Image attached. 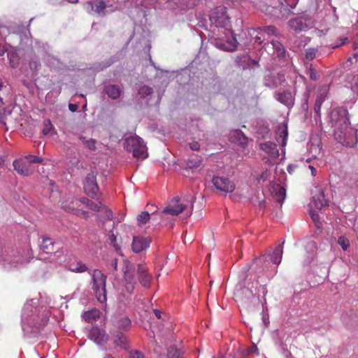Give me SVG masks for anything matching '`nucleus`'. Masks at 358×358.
Wrapping results in <instances>:
<instances>
[{"mask_svg":"<svg viewBox=\"0 0 358 358\" xmlns=\"http://www.w3.org/2000/svg\"><path fill=\"white\" fill-rule=\"evenodd\" d=\"M348 112L345 108H336L330 114L335 139L346 147H353L357 142V130L350 127Z\"/></svg>","mask_w":358,"mask_h":358,"instance_id":"f257e3e1","label":"nucleus"},{"mask_svg":"<svg viewBox=\"0 0 358 358\" xmlns=\"http://www.w3.org/2000/svg\"><path fill=\"white\" fill-rule=\"evenodd\" d=\"M37 303L38 300L31 299L24 304L21 316L23 330L26 329V325L43 326L47 324L49 320V312L36 307Z\"/></svg>","mask_w":358,"mask_h":358,"instance_id":"f03ea898","label":"nucleus"},{"mask_svg":"<svg viewBox=\"0 0 358 358\" xmlns=\"http://www.w3.org/2000/svg\"><path fill=\"white\" fill-rule=\"evenodd\" d=\"M298 2L299 0H264L259 9L275 18H283L293 13Z\"/></svg>","mask_w":358,"mask_h":358,"instance_id":"7ed1b4c3","label":"nucleus"},{"mask_svg":"<svg viewBox=\"0 0 358 358\" xmlns=\"http://www.w3.org/2000/svg\"><path fill=\"white\" fill-rule=\"evenodd\" d=\"M195 200V196H192L190 199L185 197L182 201L179 197H174L169 201L162 213L175 216L187 209V216L189 217L192 213Z\"/></svg>","mask_w":358,"mask_h":358,"instance_id":"20e7f679","label":"nucleus"},{"mask_svg":"<svg viewBox=\"0 0 358 358\" xmlns=\"http://www.w3.org/2000/svg\"><path fill=\"white\" fill-rule=\"evenodd\" d=\"M106 275L100 270L95 269L92 273V289L97 301L102 304L106 303Z\"/></svg>","mask_w":358,"mask_h":358,"instance_id":"39448f33","label":"nucleus"},{"mask_svg":"<svg viewBox=\"0 0 358 358\" xmlns=\"http://www.w3.org/2000/svg\"><path fill=\"white\" fill-rule=\"evenodd\" d=\"M124 148L133 152L134 157L145 159L148 157L147 148L141 138L137 136H131L126 139Z\"/></svg>","mask_w":358,"mask_h":358,"instance_id":"423d86ee","label":"nucleus"},{"mask_svg":"<svg viewBox=\"0 0 358 358\" xmlns=\"http://www.w3.org/2000/svg\"><path fill=\"white\" fill-rule=\"evenodd\" d=\"M124 148L133 152L134 157L145 159L148 157L147 148L141 138L137 136H131L126 139Z\"/></svg>","mask_w":358,"mask_h":358,"instance_id":"0eeeda50","label":"nucleus"},{"mask_svg":"<svg viewBox=\"0 0 358 358\" xmlns=\"http://www.w3.org/2000/svg\"><path fill=\"white\" fill-rule=\"evenodd\" d=\"M282 252V245H279L274 249L272 254L260 256L254 259V262L261 265L262 270H265L271 262L275 264H279L281 262Z\"/></svg>","mask_w":358,"mask_h":358,"instance_id":"6e6552de","label":"nucleus"},{"mask_svg":"<svg viewBox=\"0 0 358 358\" xmlns=\"http://www.w3.org/2000/svg\"><path fill=\"white\" fill-rule=\"evenodd\" d=\"M210 21L212 25L226 28L230 23L229 17L224 6H217L211 13Z\"/></svg>","mask_w":358,"mask_h":358,"instance_id":"1a4fd4ad","label":"nucleus"},{"mask_svg":"<svg viewBox=\"0 0 358 358\" xmlns=\"http://www.w3.org/2000/svg\"><path fill=\"white\" fill-rule=\"evenodd\" d=\"M123 263L122 272L124 273V287L127 293L131 294L133 293L136 284V278L134 275V268L133 264L127 259H124Z\"/></svg>","mask_w":358,"mask_h":358,"instance_id":"9d476101","label":"nucleus"},{"mask_svg":"<svg viewBox=\"0 0 358 358\" xmlns=\"http://www.w3.org/2000/svg\"><path fill=\"white\" fill-rule=\"evenodd\" d=\"M29 257H23L19 252L13 250L10 254H7L3 259V265L5 268L10 269L16 268L19 264L28 262Z\"/></svg>","mask_w":358,"mask_h":358,"instance_id":"9b49d317","label":"nucleus"},{"mask_svg":"<svg viewBox=\"0 0 358 358\" xmlns=\"http://www.w3.org/2000/svg\"><path fill=\"white\" fill-rule=\"evenodd\" d=\"M212 182L217 190L224 193H231L236 188L234 181L223 176H214Z\"/></svg>","mask_w":358,"mask_h":358,"instance_id":"f8f14e48","label":"nucleus"},{"mask_svg":"<svg viewBox=\"0 0 358 358\" xmlns=\"http://www.w3.org/2000/svg\"><path fill=\"white\" fill-rule=\"evenodd\" d=\"M227 39L224 40L222 38H218L215 40V45L224 51H234L237 46V41L231 31H227Z\"/></svg>","mask_w":358,"mask_h":358,"instance_id":"ddd939ff","label":"nucleus"},{"mask_svg":"<svg viewBox=\"0 0 358 358\" xmlns=\"http://www.w3.org/2000/svg\"><path fill=\"white\" fill-rule=\"evenodd\" d=\"M311 24V19L307 17H296L288 22L289 27L295 31H304Z\"/></svg>","mask_w":358,"mask_h":358,"instance_id":"4468645a","label":"nucleus"},{"mask_svg":"<svg viewBox=\"0 0 358 358\" xmlns=\"http://www.w3.org/2000/svg\"><path fill=\"white\" fill-rule=\"evenodd\" d=\"M137 276L139 283L144 287H149L152 280V275L148 272L145 265L138 264L137 266Z\"/></svg>","mask_w":358,"mask_h":358,"instance_id":"2eb2a0df","label":"nucleus"},{"mask_svg":"<svg viewBox=\"0 0 358 358\" xmlns=\"http://www.w3.org/2000/svg\"><path fill=\"white\" fill-rule=\"evenodd\" d=\"M150 239L148 237L133 236L131 244L132 250L136 253H139L149 248Z\"/></svg>","mask_w":358,"mask_h":358,"instance_id":"dca6fc26","label":"nucleus"},{"mask_svg":"<svg viewBox=\"0 0 358 358\" xmlns=\"http://www.w3.org/2000/svg\"><path fill=\"white\" fill-rule=\"evenodd\" d=\"M13 166L20 175L27 176L33 173V169L24 158L16 159L13 162Z\"/></svg>","mask_w":358,"mask_h":358,"instance_id":"f3484780","label":"nucleus"},{"mask_svg":"<svg viewBox=\"0 0 358 358\" xmlns=\"http://www.w3.org/2000/svg\"><path fill=\"white\" fill-rule=\"evenodd\" d=\"M89 338L98 345H103L108 340L106 333L98 327H93L89 333Z\"/></svg>","mask_w":358,"mask_h":358,"instance_id":"a211bd4d","label":"nucleus"},{"mask_svg":"<svg viewBox=\"0 0 358 358\" xmlns=\"http://www.w3.org/2000/svg\"><path fill=\"white\" fill-rule=\"evenodd\" d=\"M270 191L273 199L282 205L286 197L285 189L278 184H271Z\"/></svg>","mask_w":358,"mask_h":358,"instance_id":"6ab92c4d","label":"nucleus"},{"mask_svg":"<svg viewBox=\"0 0 358 358\" xmlns=\"http://www.w3.org/2000/svg\"><path fill=\"white\" fill-rule=\"evenodd\" d=\"M315 192L317 194H315L313 196V201L314 205L317 208H322L326 206H328L329 201L325 198L324 191L320 187H315Z\"/></svg>","mask_w":358,"mask_h":358,"instance_id":"aec40b11","label":"nucleus"},{"mask_svg":"<svg viewBox=\"0 0 358 358\" xmlns=\"http://www.w3.org/2000/svg\"><path fill=\"white\" fill-rule=\"evenodd\" d=\"M87 3L91 6V8L92 10H94L100 15H104L107 13H108L106 10L108 8H110V12L114 10V9L112 8V6H107L106 3L103 1H98L95 3H93L92 2H88Z\"/></svg>","mask_w":358,"mask_h":358,"instance_id":"412c9836","label":"nucleus"},{"mask_svg":"<svg viewBox=\"0 0 358 358\" xmlns=\"http://www.w3.org/2000/svg\"><path fill=\"white\" fill-rule=\"evenodd\" d=\"M229 138L231 141L245 147L248 143V138L239 129H235L230 132Z\"/></svg>","mask_w":358,"mask_h":358,"instance_id":"4be33fe9","label":"nucleus"},{"mask_svg":"<svg viewBox=\"0 0 358 358\" xmlns=\"http://www.w3.org/2000/svg\"><path fill=\"white\" fill-rule=\"evenodd\" d=\"M285 81L283 74L278 73L276 76L268 75L265 78V85L269 87H275Z\"/></svg>","mask_w":358,"mask_h":358,"instance_id":"5701e85b","label":"nucleus"},{"mask_svg":"<svg viewBox=\"0 0 358 358\" xmlns=\"http://www.w3.org/2000/svg\"><path fill=\"white\" fill-rule=\"evenodd\" d=\"M260 149L269 155L272 158H277L279 157V151L274 143L266 142L262 143L260 144Z\"/></svg>","mask_w":358,"mask_h":358,"instance_id":"b1692460","label":"nucleus"},{"mask_svg":"<svg viewBox=\"0 0 358 358\" xmlns=\"http://www.w3.org/2000/svg\"><path fill=\"white\" fill-rule=\"evenodd\" d=\"M84 189L87 192L95 194L98 189V185L96 182L95 176L93 173L88 174L86 178Z\"/></svg>","mask_w":358,"mask_h":358,"instance_id":"393cba45","label":"nucleus"},{"mask_svg":"<svg viewBox=\"0 0 358 358\" xmlns=\"http://www.w3.org/2000/svg\"><path fill=\"white\" fill-rule=\"evenodd\" d=\"M327 92L328 89L327 86L322 87L319 90L314 107V110L317 114L320 113V112L321 106L325 99V96L327 94Z\"/></svg>","mask_w":358,"mask_h":358,"instance_id":"a878e982","label":"nucleus"},{"mask_svg":"<svg viewBox=\"0 0 358 358\" xmlns=\"http://www.w3.org/2000/svg\"><path fill=\"white\" fill-rule=\"evenodd\" d=\"M203 167V159L201 156H194L187 162V168L194 171H199Z\"/></svg>","mask_w":358,"mask_h":358,"instance_id":"bb28decb","label":"nucleus"},{"mask_svg":"<svg viewBox=\"0 0 358 358\" xmlns=\"http://www.w3.org/2000/svg\"><path fill=\"white\" fill-rule=\"evenodd\" d=\"M104 92L110 98L113 99L119 98L122 93L121 89L115 85H106L104 88Z\"/></svg>","mask_w":358,"mask_h":358,"instance_id":"cd10ccee","label":"nucleus"},{"mask_svg":"<svg viewBox=\"0 0 358 358\" xmlns=\"http://www.w3.org/2000/svg\"><path fill=\"white\" fill-rule=\"evenodd\" d=\"M277 99L288 107L294 105V97L290 92H284L278 94Z\"/></svg>","mask_w":358,"mask_h":358,"instance_id":"c85d7f7f","label":"nucleus"},{"mask_svg":"<svg viewBox=\"0 0 358 358\" xmlns=\"http://www.w3.org/2000/svg\"><path fill=\"white\" fill-rule=\"evenodd\" d=\"M68 269L75 273H83L87 270V266L82 262L75 260L69 263Z\"/></svg>","mask_w":358,"mask_h":358,"instance_id":"c756f323","label":"nucleus"},{"mask_svg":"<svg viewBox=\"0 0 358 358\" xmlns=\"http://www.w3.org/2000/svg\"><path fill=\"white\" fill-rule=\"evenodd\" d=\"M256 32H257L258 34H261L262 35H264V36H271L278 35L277 29L273 26L259 27L257 29L253 30V34H255Z\"/></svg>","mask_w":358,"mask_h":358,"instance_id":"7c9ffc66","label":"nucleus"},{"mask_svg":"<svg viewBox=\"0 0 358 358\" xmlns=\"http://www.w3.org/2000/svg\"><path fill=\"white\" fill-rule=\"evenodd\" d=\"M100 311L96 308H93L83 313V317L87 322H92L99 317Z\"/></svg>","mask_w":358,"mask_h":358,"instance_id":"2f4dec72","label":"nucleus"},{"mask_svg":"<svg viewBox=\"0 0 358 358\" xmlns=\"http://www.w3.org/2000/svg\"><path fill=\"white\" fill-rule=\"evenodd\" d=\"M278 133L279 134V137L277 141L281 144L282 147H285L287 143V129L285 125H282L278 127Z\"/></svg>","mask_w":358,"mask_h":358,"instance_id":"473e14b6","label":"nucleus"},{"mask_svg":"<svg viewBox=\"0 0 358 358\" xmlns=\"http://www.w3.org/2000/svg\"><path fill=\"white\" fill-rule=\"evenodd\" d=\"M114 343L115 345L126 349L128 346L127 340L124 335L121 332H117L114 338Z\"/></svg>","mask_w":358,"mask_h":358,"instance_id":"72a5a7b5","label":"nucleus"},{"mask_svg":"<svg viewBox=\"0 0 358 358\" xmlns=\"http://www.w3.org/2000/svg\"><path fill=\"white\" fill-rule=\"evenodd\" d=\"M271 45L278 57L284 56L285 50L280 42L277 40L272 39L271 41Z\"/></svg>","mask_w":358,"mask_h":358,"instance_id":"f704fd0d","label":"nucleus"},{"mask_svg":"<svg viewBox=\"0 0 358 358\" xmlns=\"http://www.w3.org/2000/svg\"><path fill=\"white\" fill-rule=\"evenodd\" d=\"M40 248L48 253L52 250L53 243L50 238H43L40 244Z\"/></svg>","mask_w":358,"mask_h":358,"instance_id":"c9c22d12","label":"nucleus"},{"mask_svg":"<svg viewBox=\"0 0 358 358\" xmlns=\"http://www.w3.org/2000/svg\"><path fill=\"white\" fill-rule=\"evenodd\" d=\"M80 140L82 141L83 145L90 150H94L95 149V145H96V141L93 138H87L84 136H80Z\"/></svg>","mask_w":358,"mask_h":358,"instance_id":"e433bc0d","label":"nucleus"},{"mask_svg":"<svg viewBox=\"0 0 358 358\" xmlns=\"http://www.w3.org/2000/svg\"><path fill=\"white\" fill-rule=\"evenodd\" d=\"M150 219V215L146 212L143 211L141 214H139L137 217V222L138 226H143L146 224L148 220Z\"/></svg>","mask_w":358,"mask_h":358,"instance_id":"4c0bfd02","label":"nucleus"},{"mask_svg":"<svg viewBox=\"0 0 358 358\" xmlns=\"http://www.w3.org/2000/svg\"><path fill=\"white\" fill-rule=\"evenodd\" d=\"M99 215L104 220H112L113 217L112 211L105 206L101 207V211Z\"/></svg>","mask_w":358,"mask_h":358,"instance_id":"58836bf2","label":"nucleus"},{"mask_svg":"<svg viewBox=\"0 0 358 358\" xmlns=\"http://www.w3.org/2000/svg\"><path fill=\"white\" fill-rule=\"evenodd\" d=\"M130 324L131 320L127 317H123L116 322V326L121 329H127L130 326Z\"/></svg>","mask_w":358,"mask_h":358,"instance_id":"ea45409f","label":"nucleus"},{"mask_svg":"<svg viewBox=\"0 0 358 358\" xmlns=\"http://www.w3.org/2000/svg\"><path fill=\"white\" fill-rule=\"evenodd\" d=\"M152 93V89L147 85L142 86L138 90V95L141 98H145Z\"/></svg>","mask_w":358,"mask_h":358,"instance_id":"a19ab883","label":"nucleus"},{"mask_svg":"<svg viewBox=\"0 0 358 358\" xmlns=\"http://www.w3.org/2000/svg\"><path fill=\"white\" fill-rule=\"evenodd\" d=\"M168 358H182L180 352L175 347H171L168 350Z\"/></svg>","mask_w":358,"mask_h":358,"instance_id":"79ce46f5","label":"nucleus"},{"mask_svg":"<svg viewBox=\"0 0 358 358\" xmlns=\"http://www.w3.org/2000/svg\"><path fill=\"white\" fill-rule=\"evenodd\" d=\"M87 206L92 210L100 213L101 211V207L104 206L101 204V203H96L92 201H87Z\"/></svg>","mask_w":358,"mask_h":358,"instance_id":"37998d69","label":"nucleus"},{"mask_svg":"<svg viewBox=\"0 0 358 358\" xmlns=\"http://www.w3.org/2000/svg\"><path fill=\"white\" fill-rule=\"evenodd\" d=\"M74 201H75V200L73 199H71L69 204L63 201L62 203V207L66 211L76 213V211H77V210L74 208V206L73 205Z\"/></svg>","mask_w":358,"mask_h":358,"instance_id":"c03bdc74","label":"nucleus"},{"mask_svg":"<svg viewBox=\"0 0 358 358\" xmlns=\"http://www.w3.org/2000/svg\"><path fill=\"white\" fill-rule=\"evenodd\" d=\"M54 127L51 124L50 120H46L44 123V127L43 129V134L48 135L51 134L52 131H54Z\"/></svg>","mask_w":358,"mask_h":358,"instance_id":"a18cd8bd","label":"nucleus"},{"mask_svg":"<svg viewBox=\"0 0 358 358\" xmlns=\"http://www.w3.org/2000/svg\"><path fill=\"white\" fill-rule=\"evenodd\" d=\"M338 244L342 248L343 250H347L350 245V242L348 238L344 236H341L338 238Z\"/></svg>","mask_w":358,"mask_h":358,"instance_id":"49530a36","label":"nucleus"},{"mask_svg":"<svg viewBox=\"0 0 358 358\" xmlns=\"http://www.w3.org/2000/svg\"><path fill=\"white\" fill-rule=\"evenodd\" d=\"M317 50L315 48H308L306 50V58L308 60H312L316 57Z\"/></svg>","mask_w":358,"mask_h":358,"instance_id":"de8ad7c7","label":"nucleus"},{"mask_svg":"<svg viewBox=\"0 0 358 358\" xmlns=\"http://www.w3.org/2000/svg\"><path fill=\"white\" fill-rule=\"evenodd\" d=\"M24 159L29 163H40L42 162V159L38 156L35 155H27L24 157Z\"/></svg>","mask_w":358,"mask_h":358,"instance_id":"09e8293b","label":"nucleus"},{"mask_svg":"<svg viewBox=\"0 0 358 358\" xmlns=\"http://www.w3.org/2000/svg\"><path fill=\"white\" fill-rule=\"evenodd\" d=\"M117 237L116 236L111 232L109 235V240L110 243L113 245L116 251L119 252L120 250V246L116 242Z\"/></svg>","mask_w":358,"mask_h":358,"instance_id":"8fccbe9b","label":"nucleus"},{"mask_svg":"<svg viewBox=\"0 0 358 358\" xmlns=\"http://www.w3.org/2000/svg\"><path fill=\"white\" fill-rule=\"evenodd\" d=\"M253 30L254 29H251V31L249 32L250 35L254 38L255 43H261L262 42V39H264V35H262L257 32L253 34Z\"/></svg>","mask_w":358,"mask_h":358,"instance_id":"3c124183","label":"nucleus"},{"mask_svg":"<svg viewBox=\"0 0 358 358\" xmlns=\"http://www.w3.org/2000/svg\"><path fill=\"white\" fill-rule=\"evenodd\" d=\"M10 113V110H5L3 112H0V123L5 126L7 117L9 116Z\"/></svg>","mask_w":358,"mask_h":358,"instance_id":"603ef678","label":"nucleus"},{"mask_svg":"<svg viewBox=\"0 0 358 358\" xmlns=\"http://www.w3.org/2000/svg\"><path fill=\"white\" fill-rule=\"evenodd\" d=\"M180 3L187 8H190L196 5V0H180Z\"/></svg>","mask_w":358,"mask_h":358,"instance_id":"864d4df0","label":"nucleus"},{"mask_svg":"<svg viewBox=\"0 0 358 358\" xmlns=\"http://www.w3.org/2000/svg\"><path fill=\"white\" fill-rule=\"evenodd\" d=\"M40 66V64L38 60L35 59L29 62V67L31 70H32L34 72H36L38 70V68Z\"/></svg>","mask_w":358,"mask_h":358,"instance_id":"5fc2aeb1","label":"nucleus"},{"mask_svg":"<svg viewBox=\"0 0 358 358\" xmlns=\"http://www.w3.org/2000/svg\"><path fill=\"white\" fill-rule=\"evenodd\" d=\"M352 90L358 96V76H356L353 78Z\"/></svg>","mask_w":358,"mask_h":358,"instance_id":"6e6d98bb","label":"nucleus"},{"mask_svg":"<svg viewBox=\"0 0 358 358\" xmlns=\"http://www.w3.org/2000/svg\"><path fill=\"white\" fill-rule=\"evenodd\" d=\"M308 74L309 75L310 79H312L313 80H316L318 78L317 72L312 68L311 66L308 69Z\"/></svg>","mask_w":358,"mask_h":358,"instance_id":"4d7b16f0","label":"nucleus"},{"mask_svg":"<svg viewBox=\"0 0 358 358\" xmlns=\"http://www.w3.org/2000/svg\"><path fill=\"white\" fill-rule=\"evenodd\" d=\"M129 358H145V356L139 351H133L130 352Z\"/></svg>","mask_w":358,"mask_h":358,"instance_id":"13d9d810","label":"nucleus"},{"mask_svg":"<svg viewBox=\"0 0 358 358\" xmlns=\"http://www.w3.org/2000/svg\"><path fill=\"white\" fill-rule=\"evenodd\" d=\"M189 145L190 149L194 151L199 150L200 148V144L199 143V142L195 141H193L192 142L189 143Z\"/></svg>","mask_w":358,"mask_h":358,"instance_id":"bf43d9fd","label":"nucleus"},{"mask_svg":"<svg viewBox=\"0 0 358 358\" xmlns=\"http://www.w3.org/2000/svg\"><path fill=\"white\" fill-rule=\"evenodd\" d=\"M268 176H269V173L267 170H266L265 171H264L262 175L260 176L259 180H262V181H265L268 178Z\"/></svg>","mask_w":358,"mask_h":358,"instance_id":"052dcab7","label":"nucleus"},{"mask_svg":"<svg viewBox=\"0 0 358 358\" xmlns=\"http://www.w3.org/2000/svg\"><path fill=\"white\" fill-rule=\"evenodd\" d=\"M310 217H311L312 220H313L315 222H317V221H318V220H319V216H318L317 213H315V212H312V211H311V212L310 213Z\"/></svg>","mask_w":358,"mask_h":358,"instance_id":"680f3d73","label":"nucleus"},{"mask_svg":"<svg viewBox=\"0 0 358 358\" xmlns=\"http://www.w3.org/2000/svg\"><path fill=\"white\" fill-rule=\"evenodd\" d=\"M111 266L114 268V270H117V259H114L111 261Z\"/></svg>","mask_w":358,"mask_h":358,"instance_id":"e2e57ef3","label":"nucleus"},{"mask_svg":"<svg viewBox=\"0 0 358 358\" xmlns=\"http://www.w3.org/2000/svg\"><path fill=\"white\" fill-rule=\"evenodd\" d=\"M6 51L5 47L0 43V56H3Z\"/></svg>","mask_w":358,"mask_h":358,"instance_id":"0e129e2a","label":"nucleus"},{"mask_svg":"<svg viewBox=\"0 0 358 358\" xmlns=\"http://www.w3.org/2000/svg\"><path fill=\"white\" fill-rule=\"evenodd\" d=\"M69 108L70 109V110H71L72 112H74L77 110L78 107L76 104H73V103H70L69 105Z\"/></svg>","mask_w":358,"mask_h":358,"instance_id":"69168bd1","label":"nucleus"},{"mask_svg":"<svg viewBox=\"0 0 358 358\" xmlns=\"http://www.w3.org/2000/svg\"><path fill=\"white\" fill-rule=\"evenodd\" d=\"M353 229L355 231H358V217L355 220V224L353 225Z\"/></svg>","mask_w":358,"mask_h":358,"instance_id":"338daca9","label":"nucleus"},{"mask_svg":"<svg viewBox=\"0 0 358 358\" xmlns=\"http://www.w3.org/2000/svg\"><path fill=\"white\" fill-rule=\"evenodd\" d=\"M294 169H295V166H294V165H289L287 166V171L289 173H292L294 171Z\"/></svg>","mask_w":358,"mask_h":358,"instance_id":"774afa93","label":"nucleus"}]
</instances>
